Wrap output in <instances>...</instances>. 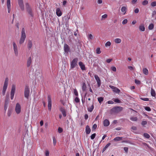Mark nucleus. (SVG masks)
Here are the masks:
<instances>
[{"label":"nucleus","mask_w":156,"mask_h":156,"mask_svg":"<svg viewBox=\"0 0 156 156\" xmlns=\"http://www.w3.org/2000/svg\"><path fill=\"white\" fill-rule=\"evenodd\" d=\"M26 38V35L25 33V30L24 28L22 29L21 36L19 41V44H23L24 41Z\"/></svg>","instance_id":"nucleus-1"},{"label":"nucleus","mask_w":156,"mask_h":156,"mask_svg":"<svg viewBox=\"0 0 156 156\" xmlns=\"http://www.w3.org/2000/svg\"><path fill=\"white\" fill-rule=\"evenodd\" d=\"M123 108L120 106H116L112 108L111 110L112 113H117L122 111Z\"/></svg>","instance_id":"nucleus-2"},{"label":"nucleus","mask_w":156,"mask_h":156,"mask_svg":"<svg viewBox=\"0 0 156 156\" xmlns=\"http://www.w3.org/2000/svg\"><path fill=\"white\" fill-rule=\"evenodd\" d=\"M30 93V90L29 87L27 85L25 86L24 90V95L25 97L27 99L29 98Z\"/></svg>","instance_id":"nucleus-3"},{"label":"nucleus","mask_w":156,"mask_h":156,"mask_svg":"<svg viewBox=\"0 0 156 156\" xmlns=\"http://www.w3.org/2000/svg\"><path fill=\"white\" fill-rule=\"evenodd\" d=\"M8 78H6L5 81L2 91V95L3 96L5 94V91H6L8 85Z\"/></svg>","instance_id":"nucleus-4"},{"label":"nucleus","mask_w":156,"mask_h":156,"mask_svg":"<svg viewBox=\"0 0 156 156\" xmlns=\"http://www.w3.org/2000/svg\"><path fill=\"white\" fill-rule=\"evenodd\" d=\"M26 7L27 11L30 16L32 17H33L34 15L32 10L28 3L26 4Z\"/></svg>","instance_id":"nucleus-5"},{"label":"nucleus","mask_w":156,"mask_h":156,"mask_svg":"<svg viewBox=\"0 0 156 156\" xmlns=\"http://www.w3.org/2000/svg\"><path fill=\"white\" fill-rule=\"evenodd\" d=\"M78 59L77 58H75L73 59L70 63V68L73 69L75 67L77 66V62Z\"/></svg>","instance_id":"nucleus-6"},{"label":"nucleus","mask_w":156,"mask_h":156,"mask_svg":"<svg viewBox=\"0 0 156 156\" xmlns=\"http://www.w3.org/2000/svg\"><path fill=\"white\" fill-rule=\"evenodd\" d=\"M13 49L15 55L17 56L18 55V49L16 43L13 42Z\"/></svg>","instance_id":"nucleus-7"},{"label":"nucleus","mask_w":156,"mask_h":156,"mask_svg":"<svg viewBox=\"0 0 156 156\" xmlns=\"http://www.w3.org/2000/svg\"><path fill=\"white\" fill-rule=\"evenodd\" d=\"M15 90V87L14 85H12L10 93V98L11 100H12L14 95Z\"/></svg>","instance_id":"nucleus-8"},{"label":"nucleus","mask_w":156,"mask_h":156,"mask_svg":"<svg viewBox=\"0 0 156 156\" xmlns=\"http://www.w3.org/2000/svg\"><path fill=\"white\" fill-rule=\"evenodd\" d=\"M48 110L51 111V96L48 95Z\"/></svg>","instance_id":"nucleus-9"},{"label":"nucleus","mask_w":156,"mask_h":156,"mask_svg":"<svg viewBox=\"0 0 156 156\" xmlns=\"http://www.w3.org/2000/svg\"><path fill=\"white\" fill-rule=\"evenodd\" d=\"M18 2L19 6L22 11L24 10V5L23 0H18Z\"/></svg>","instance_id":"nucleus-10"},{"label":"nucleus","mask_w":156,"mask_h":156,"mask_svg":"<svg viewBox=\"0 0 156 156\" xmlns=\"http://www.w3.org/2000/svg\"><path fill=\"white\" fill-rule=\"evenodd\" d=\"M21 108V107L20 104L18 103H17L16 105L15 108V111L17 114H19L20 113Z\"/></svg>","instance_id":"nucleus-11"},{"label":"nucleus","mask_w":156,"mask_h":156,"mask_svg":"<svg viewBox=\"0 0 156 156\" xmlns=\"http://www.w3.org/2000/svg\"><path fill=\"white\" fill-rule=\"evenodd\" d=\"M94 78L96 80L97 83L98 84V87H100L101 85V80L97 75H95L94 76Z\"/></svg>","instance_id":"nucleus-12"},{"label":"nucleus","mask_w":156,"mask_h":156,"mask_svg":"<svg viewBox=\"0 0 156 156\" xmlns=\"http://www.w3.org/2000/svg\"><path fill=\"white\" fill-rule=\"evenodd\" d=\"M79 65L82 70H86L85 65L82 62H80L79 63Z\"/></svg>","instance_id":"nucleus-13"},{"label":"nucleus","mask_w":156,"mask_h":156,"mask_svg":"<svg viewBox=\"0 0 156 156\" xmlns=\"http://www.w3.org/2000/svg\"><path fill=\"white\" fill-rule=\"evenodd\" d=\"M33 46L32 41L30 40H29L27 44V47L29 50H30Z\"/></svg>","instance_id":"nucleus-14"},{"label":"nucleus","mask_w":156,"mask_h":156,"mask_svg":"<svg viewBox=\"0 0 156 156\" xmlns=\"http://www.w3.org/2000/svg\"><path fill=\"white\" fill-rule=\"evenodd\" d=\"M59 110L61 112L64 117H66V113L64 108L63 107H61Z\"/></svg>","instance_id":"nucleus-15"},{"label":"nucleus","mask_w":156,"mask_h":156,"mask_svg":"<svg viewBox=\"0 0 156 156\" xmlns=\"http://www.w3.org/2000/svg\"><path fill=\"white\" fill-rule=\"evenodd\" d=\"M64 51L68 53L69 51V46L66 44H65L64 45Z\"/></svg>","instance_id":"nucleus-16"},{"label":"nucleus","mask_w":156,"mask_h":156,"mask_svg":"<svg viewBox=\"0 0 156 156\" xmlns=\"http://www.w3.org/2000/svg\"><path fill=\"white\" fill-rule=\"evenodd\" d=\"M32 62V59L31 57H29L27 61V67H29Z\"/></svg>","instance_id":"nucleus-17"},{"label":"nucleus","mask_w":156,"mask_h":156,"mask_svg":"<svg viewBox=\"0 0 156 156\" xmlns=\"http://www.w3.org/2000/svg\"><path fill=\"white\" fill-rule=\"evenodd\" d=\"M7 5L8 12L9 13L10 11V0H7Z\"/></svg>","instance_id":"nucleus-18"},{"label":"nucleus","mask_w":156,"mask_h":156,"mask_svg":"<svg viewBox=\"0 0 156 156\" xmlns=\"http://www.w3.org/2000/svg\"><path fill=\"white\" fill-rule=\"evenodd\" d=\"M56 13L57 16H60L62 15V12L59 8L56 9Z\"/></svg>","instance_id":"nucleus-19"},{"label":"nucleus","mask_w":156,"mask_h":156,"mask_svg":"<svg viewBox=\"0 0 156 156\" xmlns=\"http://www.w3.org/2000/svg\"><path fill=\"white\" fill-rule=\"evenodd\" d=\"M127 10V8L125 6L122 7L121 9V11L123 13V15L126 14Z\"/></svg>","instance_id":"nucleus-20"},{"label":"nucleus","mask_w":156,"mask_h":156,"mask_svg":"<svg viewBox=\"0 0 156 156\" xmlns=\"http://www.w3.org/2000/svg\"><path fill=\"white\" fill-rule=\"evenodd\" d=\"M109 122L107 119H105L103 122L104 126H108L109 125Z\"/></svg>","instance_id":"nucleus-21"},{"label":"nucleus","mask_w":156,"mask_h":156,"mask_svg":"<svg viewBox=\"0 0 156 156\" xmlns=\"http://www.w3.org/2000/svg\"><path fill=\"white\" fill-rule=\"evenodd\" d=\"M85 130L87 134H89L90 133L91 129L88 126H87L86 127Z\"/></svg>","instance_id":"nucleus-22"},{"label":"nucleus","mask_w":156,"mask_h":156,"mask_svg":"<svg viewBox=\"0 0 156 156\" xmlns=\"http://www.w3.org/2000/svg\"><path fill=\"white\" fill-rule=\"evenodd\" d=\"M142 71L143 73L145 75H147L148 74V71L147 68H144L143 69Z\"/></svg>","instance_id":"nucleus-23"},{"label":"nucleus","mask_w":156,"mask_h":156,"mask_svg":"<svg viewBox=\"0 0 156 156\" xmlns=\"http://www.w3.org/2000/svg\"><path fill=\"white\" fill-rule=\"evenodd\" d=\"M122 137H117L115 138L113 140L115 141H118L122 140Z\"/></svg>","instance_id":"nucleus-24"},{"label":"nucleus","mask_w":156,"mask_h":156,"mask_svg":"<svg viewBox=\"0 0 156 156\" xmlns=\"http://www.w3.org/2000/svg\"><path fill=\"white\" fill-rule=\"evenodd\" d=\"M111 145L110 143H108L107 144L105 147L103 148L102 151V152H104L106 149Z\"/></svg>","instance_id":"nucleus-25"},{"label":"nucleus","mask_w":156,"mask_h":156,"mask_svg":"<svg viewBox=\"0 0 156 156\" xmlns=\"http://www.w3.org/2000/svg\"><path fill=\"white\" fill-rule=\"evenodd\" d=\"M94 108V106L92 104L90 107L88 108L87 110L88 112H91L93 111Z\"/></svg>","instance_id":"nucleus-26"},{"label":"nucleus","mask_w":156,"mask_h":156,"mask_svg":"<svg viewBox=\"0 0 156 156\" xmlns=\"http://www.w3.org/2000/svg\"><path fill=\"white\" fill-rule=\"evenodd\" d=\"M114 42L116 43H120L121 42V40L120 38H116L114 40Z\"/></svg>","instance_id":"nucleus-27"},{"label":"nucleus","mask_w":156,"mask_h":156,"mask_svg":"<svg viewBox=\"0 0 156 156\" xmlns=\"http://www.w3.org/2000/svg\"><path fill=\"white\" fill-rule=\"evenodd\" d=\"M151 94L153 97H155L156 95L155 92L152 88L151 89Z\"/></svg>","instance_id":"nucleus-28"},{"label":"nucleus","mask_w":156,"mask_h":156,"mask_svg":"<svg viewBox=\"0 0 156 156\" xmlns=\"http://www.w3.org/2000/svg\"><path fill=\"white\" fill-rule=\"evenodd\" d=\"M139 29L141 31H144L145 30V27L143 25H140L139 27Z\"/></svg>","instance_id":"nucleus-29"},{"label":"nucleus","mask_w":156,"mask_h":156,"mask_svg":"<svg viewBox=\"0 0 156 156\" xmlns=\"http://www.w3.org/2000/svg\"><path fill=\"white\" fill-rule=\"evenodd\" d=\"M98 101L100 103H101L104 100V98L103 97H99L98 98Z\"/></svg>","instance_id":"nucleus-30"},{"label":"nucleus","mask_w":156,"mask_h":156,"mask_svg":"<svg viewBox=\"0 0 156 156\" xmlns=\"http://www.w3.org/2000/svg\"><path fill=\"white\" fill-rule=\"evenodd\" d=\"M86 84L85 83H83V85L82 87V89L83 91H84L86 90Z\"/></svg>","instance_id":"nucleus-31"},{"label":"nucleus","mask_w":156,"mask_h":156,"mask_svg":"<svg viewBox=\"0 0 156 156\" xmlns=\"http://www.w3.org/2000/svg\"><path fill=\"white\" fill-rule=\"evenodd\" d=\"M154 25L153 23L150 24L148 26V29L150 30H151L154 28Z\"/></svg>","instance_id":"nucleus-32"},{"label":"nucleus","mask_w":156,"mask_h":156,"mask_svg":"<svg viewBox=\"0 0 156 156\" xmlns=\"http://www.w3.org/2000/svg\"><path fill=\"white\" fill-rule=\"evenodd\" d=\"M12 112V111L11 109H9L8 113L7 115L9 117L10 116Z\"/></svg>","instance_id":"nucleus-33"},{"label":"nucleus","mask_w":156,"mask_h":156,"mask_svg":"<svg viewBox=\"0 0 156 156\" xmlns=\"http://www.w3.org/2000/svg\"><path fill=\"white\" fill-rule=\"evenodd\" d=\"M144 137L147 139L149 138L150 137V135L147 133H145L144 134Z\"/></svg>","instance_id":"nucleus-34"},{"label":"nucleus","mask_w":156,"mask_h":156,"mask_svg":"<svg viewBox=\"0 0 156 156\" xmlns=\"http://www.w3.org/2000/svg\"><path fill=\"white\" fill-rule=\"evenodd\" d=\"M114 92H115L117 93H119L120 92V90L118 88L115 87V89L113 90Z\"/></svg>","instance_id":"nucleus-35"},{"label":"nucleus","mask_w":156,"mask_h":156,"mask_svg":"<svg viewBox=\"0 0 156 156\" xmlns=\"http://www.w3.org/2000/svg\"><path fill=\"white\" fill-rule=\"evenodd\" d=\"M130 119L131 120L133 121H136L137 120V118L136 117H131Z\"/></svg>","instance_id":"nucleus-36"},{"label":"nucleus","mask_w":156,"mask_h":156,"mask_svg":"<svg viewBox=\"0 0 156 156\" xmlns=\"http://www.w3.org/2000/svg\"><path fill=\"white\" fill-rule=\"evenodd\" d=\"M101 52L100 48H98L96 50V53L97 54H100Z\"/></svg>","instance_id":"nucleus-37"},{"label":"nucleus","mask_w":156,"mask_h":156,"mask_svg":"<svg viewBox=\"0 0 156 156\" xmlns=\"http://www.w3.org/2000/svg\"><path fill=\"white\" fill-rule=\"evenodd\" d=\"M148 1L147 0H144L142 2V4L144 5H147L148 3Z\"/></svg>","instance_id":"nucleus-38"},{"label":"nucleus","mask_w":156,"mask_h":156,"mask_svg":"<svg viewBox=\"0 0 156 156\" xmlns=\"http://www.w3.org/2000/svg\"><path fill=\"white\" fill-rule=\"evenodd\" d=\"M74 94L76 96H78V92L76 89H74Z\"/></svg>","instance_id":"nucleus-39"},{"label":"nucleus","mask_w":156,"mask_h":156,"mask_svg":"<svg viewBox=\"0 0 156 156\" xmlns=\"http://www.w3.org/2000/svg\"><path fill=\"white\" fill-rule=\"evenodd\" d=\"M53 145L54 146H55L56 144V140L55 137H53Z\"/></svg>","instance_id":"nucleus-40"},{"label":"nucleus","mask_w":156,"mask_h":156,"mask_svg":"<svg viewBox=\"0 0 156 156\" xmlns=\"http://www.w3.org/2000/svg\"><path fill=\"white\" fill-rule=\"evenodd\" d=\"M74 100H75V102L76 103H79L80 101V100L79 98L77 97H76L75 98Z\"/></svg>","instance_id":"nucleus-41"},{"label":"nucleus","mask_w":156,"mask_h":156,"mask_svg":"<svg viewBox=\"0 0 156 156\" xmlns=\"http://www.w3.org/2000/svg\"><path fill=\"white\" fill-rule=\"evenodd\" d=\"M140 99L145 101H147L149 100V98H140Z\"/></svg>","instance_id":"nucleus-42"},{"label":"nucleus","mask_w":156,"mask_h":156,"mask_svg":"<svg viewBox=\"0 0 156 156\" xmlns=\"http://www.w3.org/2000/svg\"><path fill=\"white\" fill-rule=\"evenodd\" d=\"M128 22V20L127 19L124 20L122 22V24L123 25L127 23Z\"/></svg>","instance_id":"nucleus-43"},{"label":"nucleus","mask_w":156,"mask_h":156,"mask_svg":"<svg viewBox=\"0 0 156 156\" xmlns=\"http://www.w3.org/2000/svg\"><path fill=\"white\" fill-rule=\"evenodd\" d=\"M96 136V134L95 133L93 134L90 136L91 139L93 140L95 137Z\"/></svg>","instance_id":"nucleus-44"},{"label":"nucleus","mask_w":156,"mask_h":156,"mask_svg":"<svg viewBox=\"0 0 156 156\" xmlns=\"http://www.w3.org/2000/svg\"><path fill=\"white\" fill-rule=\"evenodd\" d=\"M111 69L114 72H116V69L115 66H112L111 67Z\"/></svg>","instance_id":"nucleus-45"},{"label":"nucleus","mask_w":156,"mask_h":156,"mask_svg":"<svg viewBox=\"0 0 156 156\" xmlns=\"http://www.w3.org/2000/svg\"><path fill=\"white\" fill-rule=\"evenodd\" d=\"M151 5L152 6L154 7L156 6V2H153L151 3Z\"/></svg>","instance_id":"nucleus-46"},{"label":"nucleus","mask_w":156,"mask_h":156,"mask_svg":"<svg viewBox=\"0 0 156 156\" xmlns=\"http://www.w3.org/2000/svg\"><path fill=\"white\" fill-rule=\"evenodd\" d=\"M63 131V129L61 127H59L58 129V132L59 133H61Z\"/></svg>","instance_id":"nucleus-47"},{"label":"nucleus","mask_w":156,"mask_h":156,"mask_svg":"<svg viewBox=\"0 0 156 156\" xmlns=\"http://www.w3.org/2000/svg\"><path fill=\"white\" fill-rule=\"evenodd\" d=\"M7 104L6 103V101L5 102V105H4V110H5V112L7 110Z\"/></svg>","instance_id":"nucleus-48"},{"label":"nucleus","mask_w":156,"mask_h":156,"mask_svg":"<svg viewBox=\"0 0 156 156\" xmlns=\"http://www.w3.org/2000/svg\"><path fill=\"white\" fill-rule=\"evenodd\" d=\"M111 44V43L110 41L107 42L105 44V46H110Z\"/></svg>","instance_id":"nucleus-49"},{"label":"nucleus","mask_w":156,"mask_h":156,"mask_svg":"<svg viewBox=\"0 0 156 156\" xmlns=\"http://www.w3.org/2000/svg\"><path fill=\"white\" fill-rule=\"evenodd\" d=\"M128 68L130 70H133L134 69V67L132 66H128Z\"/></svg>","instance_id":"nucleus-50"},{"label":"nucleus","mask_w":156,"mask_h":156,"mask_svg":"<svg viewBox=\"0 0 156 156\" xmlns=\"http://www.w3.org/2000/svg\"><path fill=\"white\" fill-rule=\"evenodd\" d=\"M145 110L147 111H151V109L149 107H146L145 108Z\"/></svg>","instance_id":"nucleus-51"},{"label":"nucleus","mask_w":156,"mask_h":156,"mask_svg":"<svg viewBox=\"0 0 156 156\" xmlns=\"http://www.w3.org/2000/svg\"><path fill=\"white\" fill-rule=\"evenodd\" d=\"M135 83L137 84H140V81L138 80H135Z\"/></svg>","instance_id":"nucleus-52"},{"label":"nucleus","mask_w":156,"mask_h":156,"mask_svg":"<svg viewBox=\"0 0 156 156\" xmlns=\"http://www.w3.org/2000/svg\"><path fill=\"white\" fill-rule=\"evenodd\" d=\"M114 101L116 103H120L121 101L118 99H115L114 100Z\"/></svg>","instance_id":"nucleus-53"},{"label":"nucleus","mask_w":156,"mask_h":156,"mask_svg":"<svg viewBox=\"0 0 156 156\" xmlns=\"http://www.w3.org/2000/svg\"><path fill=\"white\" fill-rule=\"evenodd\" d=\"M88 38L89 39L92 40L93 38V36L91 34H90L89 35Z\"/></svg>","instance_id":"nucleus-54"},{"label":"nucleus","mask_w":156,"mask_h":156,"mask_svg":"<svg viewBox=\"0 0 156 156\" xmlns=\"http://www.w3.org/2000/svg\"><path fill=\"white\" fill-rule=\"evenodd\" d=\"M147 122L146 121H143L142 122L141 124L142 125H145L147 124Z\"/></svg>","instance_id":"nucleus-55"},{"label":"nucleus","mask_w":156,"mask_h":156,"mask_svg":"<svg viewBox=\"0 0 156 156\" xmlns=\"http://www.w3.org/2000/svg\"><path fill=\"white\" fill-rule=\"evenodd\" d=\"M124 150L125 151V152L126 153L128 152V148L126 147H124Z\"/></svg>","instance_id":"nucleus-56"},{"label":"nucleus","mask_w":156,"mask_h":156,"mask_svg":"<svg viewBox=\"0 0 156 156\" xmlns=\"http://www.w3.org/2000/svg\"><path fill=\"white\" fill-rule=\"evenodd\" d=\"M143 144L145 146H147L149 148H151V147L149 145H148L147 144H146L145 143H143Z\"/></svg>","instance_id":"nucleus-57"},{"label":"nucleus","mask_w":156,"mask_h":156,"mask_svg":"<svg viewBox=\"0 0 156 156\" xmlns=\"http://www.w3.org/2000/svg\"><path fill=\"white\" fill-rule=\"evenodd\" d=\"M139 12V9L138 8H136L134 10V12L136 13H138Z\"/></svg>","instance_id":"nucleus-58"},{"label":"nucleus","mask_w":156,"mask_h":156,"mask_svg":"<svg viewBox=\"0 0 156 156\" xmlns=\"http://www.w3.org/2000/svg\"><path fill=\"white\" fill-rule=\"evenodd\" d=\"M107 17V15L106 14L103 15L102 16V18L104 19H105Z\"/></svg>","instance_id":"nucleus-59"},{"label":"nucleus","mask_w":156,"mask_h":156,"mask_svg":"<svg viewBox=\"0 0 156 156\" xmlns=\"http://www.w3.org/2000/svg\"><path fill=\"white\" fill-rule=\"evenodd\" d=\"M112 58L111 59H108L106 60V62L108 63H109L111 61H112Z\"/></svg>","instance_id":"nucleus-60"},{"label":"nucleus","mask_w":156,"mask_h":156,"mask_svg":"<svg viewBox=\"0 0 156 156\" xmlns=\"http://www.w3.org/2000/svg\"><path fill=\"white\" fill-rule=\"evenodd\" d=\"M97 125L96 124H94L93 125L92 128V129H95L97 128Z\"/></svg>","instance_id":"nucleus-61"},{"label":"nucleus","mask_w":156,"mask_h":156,"mask_svg":"<svg viewBox=\"0 0 156 156\" xmlns=\"http://www.w3.org/2000/svg\"><path fill=\"white\" fill-rule=\"evenodd\" d=\"M45 156H49V152L48 151H45Z\"/></svg>","instance_id":"nucleus-62"},{"label":"nucleus","mask_w":156,"mask_h":156,"mask_svg":"<svg viewBox=\"0 0 156 156\" xmlns=\"http://www.w3.org/2000/svg\"><path fill=\"white\" fill-rule=\"evenodd\" d=\"M131 129L134 130H136L137 129L136 127L135 126H133L132 127Z\"/></svg>","instance_id":"nucleus-63"},{"label":"nucleus","mask_w":156,"mask_h":156,"mask_svg":"<svg viewBox=\"0 0 156 156\" xmlns=\"http://www.w3.org/2000/svg\"><path fill=\"white\" fill-rule=\"evenodd\" d=\"M156 15V11H153L152 12V16H154Z\"/></svg>","instance_id":"nucleus-64"}]
</instances>
